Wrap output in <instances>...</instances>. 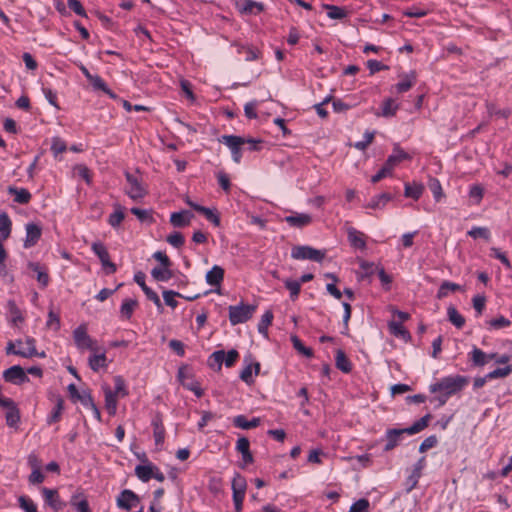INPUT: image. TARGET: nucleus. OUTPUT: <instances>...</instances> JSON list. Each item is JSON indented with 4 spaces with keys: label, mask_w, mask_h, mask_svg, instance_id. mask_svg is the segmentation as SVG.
Wrapping results in <instances>:
<instances>
[{
    "label": "nucleus",
    "mask_w": 512,
    "mask_h": 512,
    "mask_svg": "<svg viewBox=\"0 0 512 512\" xmlns=\"http://www.w3.org/2000/svg\"><path fill=\"white\" fill-rule=\"evenodd\" d=\"M257 105H258V102L256 100L250 101L245 104L244 112H245V116L248 119H256L258 117V115L256 113Z\"/></svg>",
    "instance_id": "64"
},
{
    "label": "nucleus",
    "mask_w": 512,
    "mask_h": 512,
    "mask_svg": "<svg viewBox=\"0 0 512 512\" xmlns=\"http://www.w3.org/2000/svg\"><path fill=\"white\" fill-rule=\"evenodd\" d=\"M469 378L462 375L447 376L442 378L440 381L430 385V391L432 393L443 392L448 396H452L461 390L468 384Z\"/></svg>",
    "instance_id": "2"
},
{
    "label": "nucleus",
    "mask_w": 512,
    "mask_h": 512,
    "mask_svg": "<svg viewBox=\"0 0 512 512\" xmlns=\"http://www.w3.org/2000/svg\"><path fill=\"white\" fill-rule=\"evenodd\" d=\"M390 331L393 335L397 337H402L405 340L410 339V333L405 329V327L398 322H391L389 324Z\"/></svg>",
    "instance_id": "46"
},
{
    "label": "nucleus",
    "mask_w": 512,
    "mask_h": 512,
    "mask_svg": "<svg viewBox=\"0 0 512 512\" xmlns=\"http://www.w3.org/2000/svg\"><path fill=\"white\" fill-rule=\"evenodd\" d=\"M424 191V186L418 183H405L404 196L418 200Z\"/></svg>",
    "instance_id": "28"
},
{
    "label": "nucleus",
    "mask_w": 512,
    "mask_h": 512,
    "mask_svg": "<svg viewBox=\"0 0 512 512\" xmlns=\"http://www.w3.org/2000/svg\"><path fill=\"white\" fill-rule=\"evenodd\" d=\"M263 4L253 0H244L240 11L245 14L257 15L263 11Z\"/></svg>",
    "instance_id": "29"
},
{
    "label": "nucleus",
    "mask_w": 512,
    "mask_h": 512,
    "mask_svg": "<svg viewBox=\"0 0 512 512\" xmlns=\"http://www.w3.org/2000/svg\"><path fill=\"white\" fill-rule=\"evenodd\" d=\"M360 269H361V272L359 273V277H360V279L363 280V279L368 278L371 275H373L374 272L378 269V267L375 266V264L372 262L363 260L360 262Z\"/></svg>",
    "instance_id": "45"
},
{
    "label": "nucleus",
    "mask_w": 512,
    "mask_h": 512,
    "mask_svg": "<svg viewBox=\"0 0 512 512\" xmlns=\"http://www.w3.org/2000/svg\"><path fill=\"white\" fill-rule=\"evenodd\" d=\"M124 211L120 205L116 206L115 211L109 216L108 223L113 227H118L124 220Z\"/></svg>",
    "instance_id": "48"
},
{
    "label": "nucleus",
    "mask_w": 512,
    "mask_h": 512,
    "mask_svg": "<svg viewBox=\"0 0 512 512\" xmlns=\"http://www.w3.org/2000/svg\"><path fill=\"white\" fill-rule=\"evenodd\" d=\"M42 234V229L35 223L26 224V238L24 240V247L31 248L39 241Z\"/></svg>",
    "instance_id": "12"
},
{
    "label": "nucleus",
    "mask_w": 512,
    "mask_h": 512,
    "mask_svg": "<svg viewBox=\"0 0 512 512\" xmlns=\"http://www.w3.org/2000/svg\"><path fill=\"white\" fill-rule=\"evenodd\" d=\"M232 491L233 493H240L245 494L246 493V479L239 473H236L232 480Z\"/></svg>",
    "instance_id": "41"
},
{
    "label": "nucleus",
    "mask_w": 512,
    "mask_h": 512,
    "mask_svg": "<svg viewBox=\"0 0 512 512\" xmlns=\"http://www.w3.org/2000/svg\"><path fill=\"white\" fill-rule=\"evenodd\" d=\"M490 256L498 259L507 269H512V265L505 253L496 247L490 248Z\"/></svg>",
    "instance_id": "53"
},
{
    "label": "nucleus",
    "mask_w": 512,
    "mask_h": 512,
    "mask_svg": "<svg viewBox=\"0 0 512 512\" xmlns=\"http://www.w3.org/2000/svg\"><path fill=\"white\" fill-rule=\"evenodd\" d=\"M219 141L230 149L233 161L240 163L242 158L241 146L245 144L246 139L236 135H222Z\"/></svg>",
    "instance_id": "6"
},
{
    "label": "nucleus",
    "mask_w": 512,
    "mask_h": 512,
    "mask_svg": "<svg viewBox=\"0 0 512 512\" xmlns=\"http://www.w3.org/2000/svg\"><path fill=\"white\" fill-rule=\"evenodd\" d=\"M115 390L112 393H116L119 397H125L128 395V391L126 389L125 381L121 376L114 377Z\"/></svg>",
    "instance_id": "56"
},
{
    "label": "nucleus",
    "mask_w": 512,
    "mask_h": 512,
    "mask_svg": "<svg viewBox=\"0 0 512 512\" xmlns=\"http://www.w3.org/2000/svg\"><path fill=\"white\" fill-rule=\"evenodd\" d=\"M391 200L392 195L390 193H381L379 195L374 196L366 205V207L371 209H382Z\"/></svg>",
    "instance_id": "26"
},
{
    "label": "nucleus",
    "mask_w": 512,
    "mask_h": 512,
    "mask_svg": "<svg viewBox=\"0 0 512 512\" xmlns=\"http://www.w3.org/2000/svg\"><path fill=\"white\" fill-rule=\"evenodd\" d=\"M63 409H64V400L62 397L58 396L56 398L55 406L47 418V423L50 425V424L58 422L61 418Z\"/></svg>",
    "instance_id": "30"
},
{
    "label": "nucleus",
    "mask_w": 512,
    "mask_h": 512,
    "mask_svg": "<svg viewBox=\"0 0 512 512\" xmlns=\"http://www.w3.org/2000/svg\"><path fill=\"white\" fill-rule=\"evenodd\" d=\"M489 325L494 329H502L505 327H509L511 325V321L504 316H499L489 321Z\"/></svg>",
    "instance_id": "62"
},
{
    "label": "nucleus",
    "mask_w": 512,
    "mask_h": 512,
    "mask_svg": "<svg viewBox=\"0 0 512 512\" xmlns=\"http://www.w3.org/2000/svg\"><path fill=\"white\" fill-rule=\"evenodd\" d=\"M175 297H183V295L181 293L173 291V290H164L163 291V298H164L165 304L170 306L171 308H176L178 305V302L175 300Z\"/></svg>",
    "instance_id": "52"
},
{
    "label": "nucleus",
    "mask_w": 512,
    "mask_h": 512,
    "mask_svg": "<svg viewBox=\"0 0 512 512\" xmlns=\"http://www.w3.org/2000/svg\"><path fill=\"white\" fill-rule=\"evenodd\" d=\"M171 266H157L151 270V275L156 281L165 282L173 277Z\"/></svg>",
    "instance_id": "24"
},
{
    "label": "nucleus",
    "mask_w": 512,
    "mask_h": 512,
    "mask_svg": "<svg viewBox=\"0 0 512 512\" xmlns=\"http://www.w3.org/2000/svg\"><path fill=\"white\" fill-rule=\"evenodd\" d=\"M233 424L237 428L241 429H252L256 428L260 424V419L257 417L252 418L251 420H247L244 415H238L234 417Z\"/></svg>",
    "instance_id": "25"
},
{
    "label": "nucleus",
    "mask_w": 512,
    "mask_h": 512,
    "mask_svg": "<svg viewBox=\"0 0 512 512\" xmlns=\"http://www.w3.org/2000/svg\"><path fill=\"white\" fill-rule=\"evenodd\" d=\"M41 492L45 503L54 511H60L66 506V503L60 499L59 493L56 489L42 487Z\"/></svg>",
    "instance_id": "10"
},
{
    "label": "nucleus",
    "mask_w": 512,
    "mask_h": 512,
    "mask_svg": "<svg viewBox=\"0 0 512 512\" xmlns=\"http://www.w3.org/2000/svg\"><path fill=\"white\" fill-rule=\"evenodd\" d=\"M369 506V501L362 498L354 502L348 512H368Z\"/></svg>",
    "instance_id": "59"
},
{
    "label": "nucleus",
    "mask_w": 512,
    "mask_h": 512,
    "mask_svg": "<svg viewBox=\"0 0 512 512\" xmlns=\"http://www.w3.org/2000/svg\"><path fill=\"white\" fill-rule=\"evenodd\" d=\"M195 211L203 214L205 218L213 223L216 227L220 226V217L212 209L204 206H196Z\"/></svg>",
    "instance_id": "38"
},
{
    "label": "nucleus",
    "mask_w": 512,
    "mask_h": 512,
    "mask_svg": "<svg viewBox=\"0 0 512 512\" xmlns=\"http://www.w3.org/2000/svg\"><path fill=\"white\" fill-rule=\"evenodd\" d=\"M426 466V458L421 457L413 466L412 473L408 477V483H410L409 491L416 487L421 475L422 470Z\"/></svg>",
    "instance_id": "18"
},
{
    "label": "nucleus",
    "mask_w": 512,
    "mask_h": 512,
    "mask_svg": "<svg viewBox=\"0 0 512 512\" xmlns=\"http://www.w3.org/2000/svg\"><path fill=\"white\" fill-rule=\"evenodd\" d=\"M167 242L175 248H180L185 243V238L182 233L175 231L167 237Z\"/></svg>",
    "instance_id": "57"
},
{
    "label": "nucleus",
    "mask_w": 512,
    "mask_h": 512,
    "mask_svg": "<svg viewBox=\"0 0 512 512\" xmlns=\"http://www.w3.org/2000/svg\"><path fill=\"white\" fill-rule=\"evenodd\" d=\"M143 292L146 295L147 299L152 301L156 305L158 310L163 309L160 298L154 290H152L150 287H145V289H143Z\"/></svg>",
    "instance_id": "61"
},
{
    "label": "nucleus",
    "mask_w": 512,
    "mask_h": 512,
    "mask_svg": "<svg viewBox=\"0 0 512 512\" xmlns=\"http://www.w3.org/2000/svg\"><path fill=\"white\" fill-rule=\"evenodd\" d=\"M12 222L6 212L0 213V233L5 240L11 233Z\"/></svg>",
    "instance_id": "37"
},
{
    "label": "nucleus",
    "mask_w": 512,
    "mask_h": 512,
    "mask_svg": "<svg viewBox=\"0 0 512 512\" xmlns=\"http://www.w3.org/2000/svg\"><path fill=\"white\" fill-rule=\"evenodd\" d=\"M449 321L458 329L462 328L465 324L464 317L457 311L454 306H449L447 309Z\"/></svg>",
    "instance_id": "33"
},
{
    "label": "nucleus",
    "mask_w": 512,
    "mask_h": 512,
    "mask_svg": "<svg viewBox=\"0 0 512 512\" xmlns=\"http://www.w3.org/2000/svg\"><path fill=\"white\" fill-rule=\"evenodd\" d=\"M3 379L13 384H22L29 381L24 369L19 365H14L3 372Z\"/></svg>",
    "instance_id": "9"
},
{
    "label": "nucleus",
    "mask_w": 512,
    "mask_h": 512,
    "mask_svg": "<svg viewBox=\"0 0 512 512\" xmlns=\"http://www.w3.org/2000/svg\"><path fill=\"white\" fill-rule=\"evenodd\" d=\"M467 234L474 239L479 237L484 238L487 241L490 239V231L486 227H473L467 232Z\"/></svg>",
    "instance_id": "55"
},
{
    "label": "nucleus",
    "mask_w": 512,
    "mask_h": 512,
    "mask_svg": "<svg viewBox=\"0 0 512 512\" xmlns=\"http://www.w3.org/2000/svg\"><path fill=\"white\" fill-rule=\"evenodd\" d=\"M154 469H156V466L151 463L147 465H137L135 467V475L142 482H148L152 478Z\"/></svg>",
    "instance_id": "27"
},
{
    "label": "nucleus",
    "mask_w": 512,
    "mask_h": 512,
    "mask_svg": "<svg viewBox=\"0 0 512 512\" xmlns=\"http://www.w3.org/2000/svg\"><path fill=\"white\" fill-rule=\"evenodd\" d=\"M153 426V435L155 439L156 445H161L164 442L165 438V428L163 425L162 417L160 415H156L152 420Z\"/></svg>",
    "instance_id": "21"
},
{
    "label": "nucleus",
    "mask_w": 512,
    "mask_h": 512,
    "mask_svg": "<svg viewBox=\"0 0 512 512\" xmlns=\"http://www.w3.org/2000/svg\"><path fill=\"white\" fill-rule=\"evenodd\" d=\"M229 310V321L234 326L240 323H245L252 318L256 306L248 305L241 302L239 305H231Z\"/></svg>",
    "instance_id": "3"
},
{
    "label": "nucleus",
    "mask_w": 512,
    "mask_h": 512,
    "mask_svg": "<svg viewBox=\"0 0 512 512\" xmlns=\"http://www.w3.org/2000/svg\"><path fill=\"white\" fill-rule=\"evenodd\" d=\"M139 502V497L132 490H123L117 498V505L124 510H131Z\"/></svg>",
    "instance_id": "11"
},
{
    "label": "nucleus",
    "mask_w": 512,
    "mask_h": 512,
    "mask_svg": "<svg viewBox=\"0 0 512 512\" xmlns=\"http://www.w3.org/2000/svg\"><path fill=\"white\" fill-rule=\"evenodd\" d=\"M225 271L221 266L214 265L211 270L206 273V282L210 286L220 287L224 279Z\"/></svg>",
    "instance_id": "17"
},
{
    "label": "nucleus",
    "mask_w": 512,
    "mask_h": 512,
    "mask_svg": "<svg viewBox=\"0 0 512 512\" xmlns=\"http://www.w3.org/2000/svg\"><path fill=\"white\" fill-rule=\"evenodd\" d=\"M25 343L27 345V349L19 351L18 356H21L23 358H31L37 355L35 339L33 337H27Z\"/></svg>",
    "instance_id": "43"
},
{
    "label": "nucleus",
    "mask_w": 512,
    "mask_h": 512,
    "mask_svg": "<svg viewBox=\"0 0 512 512\" xmlns=\"http://www.w3.org/2000/svg\"><path fill=\"white\" fill-rule=\"evenodd\" d=\"M291 227L303 228L312 222V217L306 213H295L284 218Z\"/></svg>",
    "instance_id": "15"
},
{
    "label": "nucleus",
    "mask_w": 512,
    "mask_h": 512,
    "mask_svg": "<svg viewBox=\"0 0 512 512\" xmlns=\"http://www.w3.org/2000/svg\"><path fill=\"white\" fill-rule=\"evenodd\" d=\"M125 178L129 184V188L126 193L131 199L137 200L145 197L147 190L140 178L128 171L125 172Z\"/></svg>",
    "instance_id": "7"
},
{
    "label": "nucleus",
    "mask_w": 512,
    "mask_h": 512,
    "mask_svg": "<svg viewBox=\"0 0 512 512\" xmlns=\"http://www.w3.org/2000/svg\"><path fill=\"white\" fill-rule=\"evenodd\" d=\"M224 358H225L224 350L214 351L209 357V360H208L209 366L211 368H214L215 365H217L216 370H221L222 364L224 363Z\"/></svg>",
    "instance_id": "44"
},
{
    "label": "nucleus",
    "mask_w": 512,
    "mask_h": 512,
    "mask_svg": "<svg viewBox=\"0 0 512 512\" xmlns=\"http://www.w3.org/2000/svg\"><path fill=\"white\" fill-rule=\"evenodd\" d=\"M511 373H512V367L510 365H507L503 368H497V369L489 372L488 374H486V378H489V380L497 379V378H505L508 375H510Z\"/></svg>",
    "instance_id": "51"
},
{
    "label": "nucleus",
    "mask_w": 512,
    "mask_h": 512,
    "mask_svg": "<svg viewBox=\"0 0 512 512\" xmlns=\"http://www.w3.org/2000/svg\"><path fill=\"white\" fill-rule=\"evenodd\" d=\"M136 299H125L120 307L121 316L127 320L132 317L134 309L137 307Z\"/></svg>",
    "instance_id": "34"
},
{
    "label": "nucleus",
    "mask_w": 512,
    "mask_h": 512,
    "mask_svg": "<svg viewBox=\"0 0 512 512\" xmlns=\"http://www.w3.org/2000/svg\"><path fill=\"white\" fill-rule=\"evenodd\" d=\"M194 217L193 213L189 210H182L179 212H174L170 216V223L174 227H185L189 225L191 219Z\"/></svg>",
    "instance_id": "16"
},
{
    "label": "nucleus",
    "mask_w": 512,
    "mask_h": 512,
    "mask_svg": "<svg viewBox=\"0 0 512 512\" xmlns=\"http://www.w3.org/2000/svg\"><path fill=\"white\" fill-rule=\"evenodd\" d=\"M415 80L416 79L414 73H411L410 75H405L404 79L395 85L396 92L405 93L409 91L415 84Z\"/></svg>",
    "instance_id": "35"
},
{
    "label": "nucleus",
    "mask_w": 512,
    "mask_h": 512,
    "mask_svg": "<svg viewBox=\"0 0 512 512\" xmlns=\"http://www.w3.org/2000/svg\"><path fill=\"white\" fill-rule=\"evenodd\" d=\"M6 423L9 427H17L20 422V411L16 407H12L11 410H8L5 415Z\"/></svg>",
    "instance_id": "47"
},
{
    "label": "nucleus",
    "mask_w": 512,
    "mask_h": 512,
    "mask_svg": "<svg viewBox=\"0 0 512 512\" xmlns=\"http://www.w3.org/2000/svg\"><path fill=\"white\" fill-rule=\"evenodd\" d=\"M409 158V155L402 150L398 145L393 149V153L387 158L384 166L387 167L391 172L393 169L402 161Z\"/></svg>",
    "instance_id": "14"
},
{
    "label": "nucleus",
    "mask_w": 512,
    "mask_h": 512,
    "mask_svg": "<svg viewBox=\"0 0 512 512\" xmlns=\"http://www.w3.org/2000/svg\"><path fill=\"white\" fill-rule=\"evenodd\" d=\"M335 365L340 371L344 373H349L352 370L351 361L348 359L345 352L341 349L336 351Z\"/></svg>",
    "instance_id": "23"
},
{
    "label": "nucleus",
    "mask_w": 512,
    "mask_h": 512,
    "mask_svg": "<svg viewBox=\"0 0 512 512\" xmlns=\"http://www.w3.org/2000/svg\"><path fill=\"white\" fill-rule=\"evenodd\" d=\"M374 135V132H366L364 134V139L356 142L354 147L358 150L364 151L373 142Z\"/></svg>",
    "instance_id": "60"
},
{
    "label": "nucleus",
    "mask_w": 512,
    "mask_h": 512,
    "mask_svg": "<svg viewBox=\"0 0 512 512\" xmlns=\"http://www.w3.org/2000/svg\"><path fill=\"white\" fill-rule=\"evenodd\" d=\"M105 395V408L109 415L113 416L117 410V395L116 393H112V390L109 386H105L103 388Z\"/></svg>",
    "instance_id": "22"
},
{
    "label": "nucleus",
    "mask_w": 512,
    "mask_h": 512,
    "mask_svg": "<svg viewBox=\"0 0 512 512\" xmlns=\"http://www.w3.org/2000/svg\"><path fill=\"white\" fill-rule=\"evenodd\" d=\"M91 249L98 256L106 274H113L116 272L117 267L110 261L109 253L102 242H93Z\"/></svg>",
    "instance_id": "8"
},
{
    "label": "nucleus",
    "mask_w": 512,
    "mask_h": 512,
    "mask_svg": "<svg viewBox=\"0 0 512 512\" xmlns=\"http://www.w3.org/2000/svg\"><path fill=\"white\" fill-rule=\"evenodd\" d=\"M273 320V313L272 311L268 310L266 311L262 317L261 320L258 323V332L264 336H267L268 327L271 325Z\"/></svg>",
    "instance_id": "39"
},
{
    "label": "nucleus",
    "mask_w": 512,
    "mask_h": 512,
    "mask_svg": "<svg viewBox=\"0 0 512 512\" xmlns=\"http://www.w3.org/2000/svg\"><path fill=\"white\" fill-rule=\"evenodd\" d=\"M28 268L36 273V279L42 289L46 288L50 282L47 268L38 262H29Z\"/></svg>",
    "instance_id": "13"
},
{
    "label": "nucleus",
    "mask_w": 512,
    "mask_h": 512,
    "mask_svg": "<svg viewBox=\"0 0 512 512\" xmlns=\"http://www.w3.org/2000/svg\"><path fill=\"white\" fill-rule=\"evenodd\" d=\"M327 15L331 19H343L347 16V12L345 9L335 6V5H326Z\"/></svg>",
    "instance_id": "50"
},
{
    "label": "nucleus",
    "mask_w": 512,
    "mask_h": 512,
    "mask_svg": "<svg viewBox=\"0 0 512 512\" xmlns=\"http://www.w3.org/2000/svg\"><path fill=\"white\" fill-rule=\"evenodd\" d=\"M18 503L21 509L25 512H37V507L34 502L27 496H19Z\"/></svg>",
    "instance_id": "54"
},
{
    "label": "nucleus",
    "mask_w": 512,
    "mask_h": 512,
    "mask_svg": "<svg viewBox=\"0 0 512 512\" xmlns=\"http://www.w3.org/2000/svg\"><path fill=\"white\" fill-rule=\"evenodd\" d=\"M67 149L66 142L59 137H54L52 140L51 151L56 157L58 154L65 152Z\"/></svg>",
    "instance_id": "58"
},
{
    "label": "nucleus",
    "mask_w": 512,
    "mask_h": 512,
    "mask_svg": "<svg viewBox=\"0 0 512 512\" xmlns=\"http://www.w3.org/2000/svg\"><path fill=\"white\" fill-rule=\"evenodd\" d=\"M347 236L348 241L356 249H365L366 248V241L364 238V234L358 230H356L354 227H349L347 229Z\"/></svg>",
    "instance_id": "19"
},
{
    "label": "nucleus",
    "mask_w": 512,
    "mask_h": 512,
    "mask_svg": "<svg viewBox=\"0 0 512 512\" xmlns=\"http://www.w3.org/2000/svg\"><path fill=\"white\" fill-rule=\"evenodd\" d=\"M470 360L474 366L482 367L486 363H488V356L481 349L474 347L473 350L469 353Z\"/></svg>",
    "instance_id": "31"
},
{
    "label": "nucleus",
    "mask_w": 512,
    "mask_h": 512,
    "mask_svg": "<svg viewBox=\"0 0 512 512\" xmlns=\"http://www.w3.org/2000/svg\"><path fill=\"white\" fill-rule=\"evenodd\" d=\"M438 443V439L435 435H431L424 439L419 446V451L421 453L426 452L427 450L434 448Z\"/></svg>",
    "instance_id": "63"
},
{
    "label": "nucleus",
    "mask_w": 512,
    "mask_h": 512,
    "mask_svg": "<svg viewBox=\"0 0 512 512\" xmlns=\"http://www.w3.org/2000/svg\"><path fill=\"white\" fill-rule=\"evenodd\" d=\"M291 257L298 260L308 259L321 262L325 257V253L310 246H295L292 248Z\"/></svg>",
    "instance_id": "4"
},
{
    "label": "nucleus",
    "mask_w": 512,
    "mask_h": 512,
    "mask_svg": "<svg viewBox=\"0 0 512 512\" xmlns=\"http://www.w3.org/2000/svg\"><path fill=\"white\" fill-rule=\"evenodd\" d=\"M291 342L296 351L300 354L306 356L307 358L313 357V350L311 348L305 347L302 341L296 336H291Z\"/></svg>",
    "instance_id": "42"
},
{
    "label": "nucleus",
    "mask_w": 512,
    "mask_h": 512,
    "mask_svg": "<svg viewBox=\"0 0 512 512\" xmlns=\"http://www.w3.org/2000/svg\"><path fill=\"white\" fill-rule=\"evenodd\" d=\"M459 290H461V286L459 284L450 281H443L438 289L437 298L443 299L447 297L449 291L455 292Z\"/></svg>",
    "instance_id": "36"
},
{
    "label": "nucleus",
    "mask_w": 512,
    "mask_h": 512,
    "mask_svg": "<svg viewBox=\"0 0 512 512\" xmlns=\"http://www.w3.org/2000/svg\"><path fill=\"white\" fill-rule=\"evenodd\" d=\"M284 284H285V287L290 292L291 300H293V301L296 300L298 298V295H299L300 290H301L300 282L297 281V280L286 279L284 281Z\"/></svg>",
    "instance_id": "49"
},
{
    "label": "nucleus",
    "mask_w": 512,
    "mask_h": 512,
    "mask_svg": "<svg viewBox=\"0 0 512 512\" xmlns=\"http://www.w3.org/2000/svg\"><path fill=\"white\" fill-rule=\"evenodd\" d=\"M73 338L75 345L78 349L84 350L88 349L90 351H97L96 341L93 340L87 333L86 325H79L73 331Z\"/></svg>",
    "instance_id": "5"
},
{
    "label": "nucleus",
    "mask_w": 512,
    "mask_h": 512,
    "mask_svg": "<svg viewBox=\"0 0 512 512\" xmlns=\"http://www.w3.org/2000/svg\"><path fill=\"white\" fill-rule=\"evenodd\" d=\"M431 419V414H426L423 417H421L419 420H417L413 425L407 428L403 429H388L386 431V444L384 446V451H390L394 449L399 442L401 441V436L403 434H409L413 435L416 433L421 432L424 430L429 423V420Z\"/></svg>",
    "instance_id": "1"
},
{
    "label": "nucleus",
    "mask_w": 512,
    "mask_h": 512,
    "mask_svg": "<svg viewBox=\"0 0 512 512\" xmlns=\"http://www.w3.org/2000/svg\"><path fill=\"white\" fill-rule=\"evenodd\" d=\"M7 192L14 196V202L18 204H28L32 197L31 193L25 188L9 186Z\"/></svg>",
    "instance_id": "20"
},
{
    "label": "nucleus",
    "mask_w": 512,
    "mask_h": 512,
    "mask_svg": "<svg viewBox=\"0 0 512 512\" xmlns=\"http://www.w3.org/2000/svg\"><path fill=\"white\" fill-rule=\"evenodd\" d=\"M89 366L95 372H97L102 367H106L105 353L91 355L89 357Z\"/></svg>",
    "instance_id": "40"
},
{
    "label": "nucleus",
    "mask_w": 512,
    "mask_h": 512,
    "mask_svg": "<svg viewBox=\"0 0 512 512\" xmlns=\"http://www.w3.org/2000/svg\"><path fill=\"white\" fill-rule=\"evenodd\" d=\"M399 109V104L392 98L386 99L382 104V111L379 115L383 117H392L395 116L397 110Z\"/></svg>",
    "instance_id": "32"
}]
</instances>
